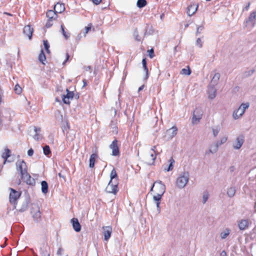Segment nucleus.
I'll return each instance as SVG.
<instances>
[{
  "instance_id": "f257e3e1",
  "label": "nucleus",
  "mask_w": 256,
  "mask_h": 256,
  "mask_svg": "<svg viewBox=\"0 0 256 256\" xmlns=\"http://www.w3.org/2000/svg\"><path fill=\"white\" fill-rule=\"evenodd\" d=\"M16 170L20 176L21 178L28 185L35 184V180L32 178L28 172V168L26 163L21 160H19L16 162Z\"/></svg>"
},
{
  "instance_id": "f03ea898",
  "label": "nucleus",
  "mask_w": 256,
  "mask_h": 256,
  "mask_svg": "<svg viewBox=\"0 0 256 256\" xmlns=\"http://www.w3.org/2000/svg\"><path fill=\"white\" fill-rule=\"evenodd\" d=\"M158 153L156 146L146 150L142 155V160L146 164L152 165L154 164L156 154Z\"/></svg>"
},
{
  "instance_id": "7ed1b4c3",
  "label": "nucleus",
  "mask_w": 256,
  "mask_h": 256,
  "mask_svg": "<svg viewBox=\"0 0 256 256\" xmlns=\"http://www.w3.org/2000/svg\"><path fill=\"white\" fill-rule=\"evenodd\" d=\"M189 180V174L188 172H183L177 178L176 185L180 188H184L188 184Z\"/></svg>"
},
{
  "instance_id": "20e7f679",
  "label": "nucleus",
  "mask_w": 256,
  "mask_h": 256,
  "mask_svg": "<svg viewBox=\"0 0 256 256\" xmlns=\"http://www.w3.org/2000/svg\"><path fill=\"white\" fill-rule=\"evenodd\" d=\"M250 106L249 103H242L239 108L233 112L232 118L234 120H238L244 114L246 109Z\"/></svg>"
},
{
  "instance_id": "39448f33",
  "label": "nucleus",
  "mask_w": 256,
  "mask_h": 256,
  "mask_svg": "<svg viewBox=\"0 0 256 256\" xmlns=\"http://www.w3.org/2000/svg\"><path fill=\"white\" fill-rule=\"evenodd\" d=\"M165 190L166 186L160 180L154 182L150 189V191H154L156 194L162 196L165 192Z\"/></svg>"
},
{
  "instance_id": "423d86ee",
  "label": "nucleus",
  "mask_w": 256,
  "mask_h": 256,
  "mask_svg": "<svg viewBox=\"0 0 256 256\" xmlns=\"http://www.w3.org/2000/svg\"><path fill=\"white\" fill-rule=\"evenodd\" d=\"M30 213L34 220L38 222L41 220V212H40V208L37 204H32Z\"/></svg>"
},
{
  "instance_id": "0eeeda50",
  "label": "nucleus",
  "mask_w": 256,
  "mask_h": 256,
  "mask_svg": "<svg viewBox=\"0 0 256 256\" xmlns=\"http://www.w3.org/2000/svg\"><path fill=\"white\" fill-rule=\"evenodd\" d=\"M30 135L34 140H39L42 138V134H41V129L40 128H37L34 126L30 128Z\"/></svg>"
},
{
  "instance_id": "6e6552de",
  "label": "nucleus",
  "mask_w": 256,
  "mask_h": 256,
  "mask_svg": "<svg viewBox=\"0 0 256 256\" xmlns=\"http://www.w3.org/2000/svg\"><path fill=\"white\" fill-rule=\"evenodd\" d=\"M203 110L201 108H196L194 112L192 122L194 124H198L202 118Z\"/></svg>"
},
{
  "instance_id": "1a4fd4ad",
  "label": "nucleus",
  "mask_w": 256,
  "mask_h": 256,
  "mask_svg": "<svg viewBox=\"0 0 256 256\" xmlns=\"http://www.w3.org/2000/svg\"><path fill=\"white\" fill-rule=\"evenodd\" d=\"M178 132V128L176 126H174L168 130L163 136L164 140H168L173 138L176 136Z\"/></svg>"
},
{
  "instance_id": "9d476101",
  "label": "nucleus",
  "mask_w": 256,
  "mask_h": 256,
  "mask_svg": "<svg viewBox=\"0 0 256 256\" xmlns=\"http://www.w3.org/2000/svg\"><path fill=\"white\" fill-rule=\"evenodd\" d=\"M106 190L108 193L116 194L118 192L117 182L110 181L106 188Z\"/></svg>"
},
{
  "instance_id": "9b49d317",
  "label": "nucleus",
  "mask_w": 256,
  "mask_h": 256,
  "mask_svg": "<svg viewBox=\"0 0 256 256\" xmlns=\"http://www.w3.org/2000/svg\"><path fill=\"white\" fill-rule=\"evenodd\" d=\"M11 192L10 194V202L12 204H15L17 200L20 196V194L12 188H10Z\"/></svg>"
},
{
  "instance_id": "f8f14e48",
  "label": "nucleus",
  "mask_w": 256,
  "mask_h": 256,
  "mask_svg": "<svg viewBox=\"0 0 256 256\" xmlns=\"http://www.w3.org/2000/svg\"><path fill=\"white\" fill-rule=\"evenodd\" d=\"M97 151L98 150H97L96 148H94L92 150V154H91V156H90V164H89V166L90 168H92L94 167L96 160L98 157V156L97 154Z\"/></svg>"
},
{
  "instance_id": "ddd939ff",
  "label": "nucleus",
  "mask_w": 256,
  "mask_h": 256,
  "mask_svg": "<svg viewBox=\"0 0 256 256\" xmlns=\"http://www.w3.org/2000/svg\"><path fill=\"white\" fill-rule=\"evenodd\" d=\"M238 228L241 230H244L249 227V220H248L242 219L238 222Z\"/></svg>"
},
{
  "instance_id": "4468645a",
  "label": "nucleus",
  "mask_w": 256,
  "mask_h": 256,
  "mask_svg": "<svg viewBox=\"0 0 256 256\" xmlns=\"http://www.w3.org/2000/svg\"><path fill=\"white\" fill-rule=\"evenodd\" d=\"M112 232V228L110 226L103 227V234L105 240H108L110 237Z\"/></svg>"
},
{
  "instance_id": "2eb2a0df",
  "label": "nucleus",
  "mask_w": 256,
  "mask_h": 256,
  "mask_svg": "<svg viewBox=\"0 0 256 256\" xmlns=\"http://www.w3.org/2000/svg\"><path fill=\"white\" fill-rule=\"evenodd\" d=\"M198 5L196 4H192L190 5L187 8V14L189 16H192L197 10Z\"/></svg>"
},
{
  "instance_id": "dca6fc26",
  "label": "nucleus",
  "mask_w": 256,
  "mask_h": 256,
  "mask_svg": "<svg viewBox=\"0 0 256 256\" xmlns=\"http://www.w3.org/2000/svg\"><path fill=\"white\" fill-rule=\"evenodd\" d=\"M216 90L214 86H210L208 87V98L211 99V100L214 98L216 96Z\"/></svg>"
},
{
  "instance_id": "f3484780",
  "label": "nucleus",
  "mask_w": 256,
  "mask_h": 256,
  "mask_svg": "<svg viewBox=\"0 0 256 256\" xmlns=\"http://www.w3.org/2000/svg\"><path fill=\"white\" fill-rule=\"evenodd\" d=\"M13 112L9 109H4L0 112V115L2 118H4L9 120H10L12 114H13Z\"/></svg>"
},
{
  "instance_id": "a211bd4d",
  "label": "nucleus",
  "mask_w": 256,
  "mask_h": 256,
  "mask_svg": "<svg viewBox=\"0 0 256 256\" xmlns=\"http://www.w3.org/2000/svg\"><path fill=\"white\" fill-rule=\"evenodd\" d=\"M71 222L72 224V226L74 230L76 232H80L81 230V226L78 220L76 218H73L71 220Z\"/></svg>"
},
{
  "instance_id": "6ab92c4d",
  "label": "nucleus",
  "mask_w": 256,
  "mask_h": 256,
  "mask_svg": "<svg viewBox=\"0 0 256 256\" xmlns=\"http://www.w3.org/2000/svg\"><path fill=\"white\" fill-rule=\"evenodd\" d=\"M33 32V28L30 25L26 26L24 28V34H26L29 39H31Z\"/></svg>"
},
{
  "instance_id": "aec40b11",
  "label": "nucleus",
  "mask_w": 256,
  "mask_h": 256,
  "mask_svg": "<svg viewBox=\"0 0 256 256\" xmlns=\"http://www.w3.org/2000/svg\"><path fill=\"white\" fill-rule=\"evenodd\" d=\"M256 20V11L252 12L250 13L248 18L246 20V22H250L252 26H254Z\"/></svg>"
},
{
  "instance_id": "412c9836",
  "label": "nucleus",
  "mask_w": 256,
  "mask_h": 256,
  "mask_svg": "<svg viewBox=\"0 0 256 256\" xmlns=\"http://www.w3.org/2000/svg\"><path fill=\"white\" fill-rule=\"evenodd\" d=\"M11 151L8 148H5L4 152L2 154V157L4 160V164H5L6 162H10L8 158L10 156Z\"/></svg>"
},
{
  "instance_id": "4be33fe9",
  "label": "nucleus",
  "mask_w": 256,
  "mask_h": 256,
  "mask_svg": "<svg viewBox=\"0 0 256 256\" xmlns=\"http://www.w3.org/2000/svg\"><path fill=\"white\" fill-rule=\"evenodd\" d=\"M54 8L56 13H62L64 10L65 7L64 4L58 2L54 6Z\"/></svg>"
},
{
  "instance_id": "5701e85b",
  "label": "nucleus",
  "mask_w": 256,
  "mask_h": 256,
  "mask_svg": "<svg viewBox=\"0 0 256 256\" xmlns=\"http://www.w3.org/2000/svg\"><path fill=\"white\" fill-rule=\"evenodd\" d=\"M110 148L112 150V154L114 156H118L120 154V150L118 145H110Z\"/></svg>"
},
{
  "instance_id": "b1692460",
  "label": "nucleus",
  "mask_w": 256,
  "mask_h": 256,
  "mask_svg": "<svg viewBox=\"0 0 256 256\" xmlns=\"http://www.w3.org/2000/svg\"><path fill=\"white\" fill-rule=\"evenodd\" d=\"M46 16L50 20H55L56 18V12L52 10H48L46 12Z\"/></svg>"
},
{
  "instance_id": "393cba45",
  "label": "nucleus",
  "mask_w": 256,
  "mask_h": 256,
  "mask_svg": "<svg viewBox=\"0 0 256 256\" xmlns=\"http://www.w3.org/2000/svg\"><path fill=\"white\" fill-rule=\"evenodd\" d=\"M218 150V145H210L208 151L206 152V154H214Z\"/></svg>"
},
{
  "instance_id": "a878e982",
  "label": "nucleus",
  "mask_w": 256,
  "mask_h": 256,
  "mask_svg": "<svg viewBox=\"0 0 256 256\" xmlns=\"http://www.w3.org/2000/svg\"><path fill=\"white\" fill-rule=\"evenodd\" d=\"M42 192L43 194H46L48 192V184L46 181L43 180L41 182Z\"/></svg>"
},
{
  "instance_id": "bb28decb",
  "label": "nucleus",
  "mask_w": 256,
  "mask_h": 256,
  "mask_svg": "<svg viewBox=\"0 0 256 256\" xmlns=\"http://www.w3.org/2000/svg\"><path fill=\"white\" fill-rule=\"evenodd\" d=\"M226 194L230 198H232L233 196H234L236 194L235 188L231 186L228 188Z\"/></svg>"
},
{
  "instance_id": "cd10ccee",
  "label": "nucleus",
  "mask_w": 256,
  "mask_h": 256,
  "mask_svg": "<svg viewBox=\"0 0 256 256\" xmlns=\"http://www.w3.org/2000/svg\"><path fill=\"white\" fill-rule=\"evenodd\" d=\"M142 64L143 68H144V71L146 74L145 76H144V79L147 80L148 78V68L146 66V59L144 58L142 60Z\"/></svg>"
},
{
  "instance_id": "c85d7f7f",
  "label": "nucleus",
  "mask_w": 256,
  "mask_h": 256,
  "mask_svg": "<svg viewBox=\"0 0 256 256\" xmlns=\"http://www.w3.org/2000/svg\"><path fill=\"white\" fill-rule=\"evenodd\" d=\"M230 230L229 228H226L220 234V236L222 239H225L230 234Z\"/></svg>"
},
{
  "instance_id": "c756f323",
  "label": "nucleus",
  "mask_w": 256,
  "mask_h": 256,
  "mask_svg": "<svg viewBox=\"0 0 256 256\" xmlns=\"http://www.w3.org/2000/svg\"><path fill=\"white\" fill-rule=\"evenodd\" d=\"M116 182L117 180V173L114 168L110 172V180L112 182Z\"/></svg>"
},
{
  "instance_id": "7c9ffc66",
  "label": "nucleus",
  "mask_w": 256,
  "mask_h": 256,
  "mask_svg": "<svg viewBox=\"0 0 256 256\" xmlns=\"http://www.w3.org/2000/svg\"><path fill=\"white\" fill-rule=\"evenodd\" d=\"M169 162H170V164H169L168 168H164V170L167 172L170 171L173 169V168H174L173 164L174 162V160L172 158H171L169 160Z\"/></svg>"
},
{
  "instance_id": "2f4dec72",
  "label": "nucleus",
  "mask_w": 256,
  "mask_h": 256,
  "mask_svg": "<svg viewBox=\"0 0 256 256\" xmlns=\"http://www.w3.org/2000/svg\"><path fill=\"white\" fill-rule=\"evenodd\" d=\"M220 74L218 72H216L214 74V76L212 77V82L214 84H217L218 81L220 78Z\"/></svg>"
},
{
  "instance_id": "473e14b6",
  "label": "nucleus",
  "mask_w": 256,
  "mask_h": 256,
  "mask_svg": "<svg viewBox=\"0 0 256 256\" xmlns=\"http://www.w3.org/2000/svg\"><path fill=\"white\" fill-rule=\"evenodd\" d=\"M38 60L44 64V62L46 60V58L42 50H41V52L39 54Z\"/></svg>"
},
{
  "instance_id": "72a5a7b5",
  "label": "nucleus",
  "mask_w": 256,
  "mask_h": 256,
  "mask_svg": "<svg viewBox=\"0 0 256 256\" xmlns=\"http://www.w3.org/2000/svg\"><path fill=\"white\" fill-rule=\"evenodd\" d=\"M191 74V70L188 66V68H182L180 72V74L189 76Z\"/></svg>"
},
{
  "instance_id": "f704fd0d",
  "label": "nucleus",
  "mask_w": 256,
  "mask_h": 256,
  "mask_svg": "<svg viewBox=\"0 0 256 256\" xmlns=\"http://www.w3.org/2000/svg\"><path fill=\"white\" fill-rule=\"evenodd\" d=\"M44 154L48 156V155L50 154V150L48 146V145H45L44 146L42 147Z\"/></svg>"
},
{
  "instance_id": "c9c22d12",
  "label": "nucleus",
  "mask_w": 256,
  "mask_h": 256,
  "mask_svg": "<svg viewBox=\"0 0 256 256\" xmlns=\"http://www.w3.org/2000/svg\"><path fill=\"white\" fill-rule=\"evenodd\" d=\"M146 4V0H138L137 2V6L142 8L144 7Z\"/></svg>"
},
{
  "instance_id": "e433bc0d",
  "label": "nucleus",
  "mask_w": 256,
  "mask_h": 256,
  "mask_svg": "<svg viewBox=\"0 0 256 256\" xmlns=\"http://www.w3.org/2000/svg\"><path fill=\"white\" fill-rule=\"evenodd\" d=\"M209 198V194L207 192H204L203 193L202 202L204 204L208 200Z\"/></svg>"
},
{
  "instance_id": "4c0bfd02",
  "label": "nucleus",
  "mask_w": 256,
  "mask_h": 256,
  "mask_svg": "<svg viewBox=\"0 0 256 256\" xmlns=\"http://www.w3.org/2000/svg\"><path fill=\"white\" fill-rule=\"evenodd\" d=\"M61 30H62V35L64 37V38L66 39V40L68 39L69 38V37H70V34L69 33H66L65 32L64 27L63 24L61 25Z\"/></svg>"
},
{
  "instance_id": "58836bf2",
  "label": "nucleus",
  "mask_w": 256,
  "mask_h": 256,
  "mask_svg": "<svg viewBox=\"0 0 256 256\" xmlns=\"http://www.w3.org/2000/svg\"><path fill=\"white\" fill-rule=\"evenodd\" d=\"M162 195L160 194H156L153 196L152 200L154 202H161Z\"/></svg>"
},
{
  "instance_id": "ea45409f",
  "label": "nucleus",
  "mask_w": 256,
  "mask_h": 256,
  "mask_svg": "<svg viewBox=\"0 0 256 256\" xmlns=\"http://www.w3.org/2000/svg\"><path fill=\"white\" fill-rule=\"evenodd\" d=\"M110 127L112 129V132L113 133L117 134L118 133V127L116 126V124L114 122H112V124H110Z\"/></svg>"
},
{
  "instance_id": "a19ab883",
  "label": "nucleus",
  "mask_w": 256,
  "mask_h": 256,
  "mask_svg": "<svg viewBox=\"0 0 256 256\" xmlns=\"http://www.w3.org/2000/svg\"><path fill=\"white\" fill-rule=\"evenodd\" d=\"M92 24H89L88 26H86L84 28V36H85L88 32L92 29Z\"/></svg>"
},
{
  "instance_id": "79ce46f5",
  "label": "nucleus",
  "mask_w": 256,
  "mask_h": 256,
  "mask_svg": "<svg viewBox=\"0 0 256 256\" xmlns=\"http://www.w3.org/2000/svg\"><path fill=\"white\" fill-rule=\"evenodd\" d=\"M238 144H243L244 142V137L243 136H239L236 139Z\"/></svg>"
},
{
  "instance_id": "37998d69",
  "label": "nucleus",
  "mask_w": 256,
  "mask_h": 256,
  "mask_svg": "<svg viewBox=\"0 0 256 256\" xmlns=\"http://www.w3.org/2000/svg\"><path fill=\"white\" fill-rule=\"evenodd\" d=\"M254 69L250 70H249L245 72L244 73V75L245 76L248 77V76H252L254 73Z\"/></svg>"
},
{
  "instance_id": "c03bdc74",
  "label": "nucleus",
  "mask_w": 256,
  "mask_h": 256,
  "mask_svg": "<svg viewBox=\"0 0 256 256\" xmlns=\"http://www.w3.org/2000/svg\"><path fill=\"white\" fill-rule=\"evenodd\" d=\"M28 208V204L27 202H25L23 204L22 206V208L19 210V211L20 212H24L26 211Z\"/></svg>"
},
{
  "instance_id": "a18cd8bd",
  "label": "nucleus",
  "mask_w": 256,
  "mask_h": 256,
  "mask_svg": "<svg viewBox=\"0 0 256 256\" xmlns=\"http://www.w3.org/2000/svg\"><path fill=\"white\" fill-rule=\"evenodd\" d=\"M14 91L16 94H18L22 92V88L18 84H16L15 86Z\"/></svg>"
},
{
  "instance_id": "49530a36",
  "label": "nucleus",
  "mask_w": 256,
  "mask_h": 256,
  "mask_svg": "<svg viewBox=\"0 0 256 256\" xmlns=\"http://www.w3.org/2000/svg\"><path fill=\"white\" fill-rule=\"evenodd\" d=\"M196 46L201 48L202 46V42L200 38H198L196 40Z\"/></svg>"
},
{
  "instance_id": "de8ad7c7",
  "label": "nucleus",
  "mask_w": 256,
  "mask_h": 256,
  "mask_svg": "<svg viewBox=\"0 0 256 256\" xmlns=\"http://www.w3.org/2000/svg\"><path fill=\"white\" fill-rule=\"evenodd\" d=\"M44 48H45L46 50V52H49L50 46L48 44V42L46 40H44Z\"/></svg>"
},
{
  "instance_id": "09e8293b",
  "label": "nucleus",
  "mask_w": 256,
  "mask_h": 256,
  "mask_svg": "<svg viewBox=\"0 0 256 256\" xmlns=\"http://www.w3.org/2000/svg\"><path fill=\"white\" fill-rule=\"evenodd\" d=\"M70 98L66 96L65 95L63 96L62 100L64 104H68L70 102Z\"/></svg>"
},
{
  "instance_id": "8fccbe9b",
  "label": "nucleus",
  "mask_w": 256,
  "mask_h": 256,
  "mask_svg": "<svg viewBox=\"0 0 256 256\" xmlns=\"http://www.w3.org/2000/svg\"><path fill=\"white\" fill-rule=\"evenodd\" d=\"M64 252V248H60L57 251L56 254L58 256H62Z\"/></svg>"
},
{
  "instance_id": "3c124183",
  "label": "nucleus",
  "mask_w": 256,
  "mask_h": 256,
  "mask_svg": "<svg viewBox=\"0 0 256 256\" xmlns=\"http://www.w3.org/2000/svg\"><path fill=\"white\" fill-rule=\"evenodd\" d=\"M204 30V26H198L197 28V30L196 32V36H198V34L201 33V32Z\"/></svg>"
},
{
  "instance_id": "603ef678",
  "label": "nucleus",
  "mask_w": 256,
  "mask_h": 256,
  "mask_svg": "<svg viewBox=\"0 0 256 256\" xmlns=\"http://www.w3.org/2000/svg\"><path fill=\"white\" fill-rule=\"evenodd\" d=\"M66 91L67 94L65 96L70 98L72 99L74 97V93L72 92H70L68 89L66 90Z\"/></svg>"
},
{
  "instance_id": "864d4df0",
  "label": "nucleus",
  "mask_w": 256,
  "mask_h": 256,
  "mask_svg": "<svg viewBox=\"0 0 256 256\" xmlns=\"http://www.w3.org/2000/svg\"><path fill=\"white\" fill-rule=\"evenodd\" d=\"M228 137L226 136H224L222 137L220 139V144H224L227 142Z\"/></svg>"
},
{
  "instance_id": "5fc2aeb1",
  "label": "nucleus",
  "mask_w": 256,
  "mask_h": 256,
  "mask_svg": "<svg viewBox=\"0 0 256 256\" xmlns=\"http://www.w3.org/2000/svg\"><path fill=\"white\" fill-rule=\"evenodd\" d=\"M156 204V208H157V210L158 212V213H160V202H154Z\"/></svg>"
},
{
  "instance_id": "6e6d98bb",
  "label": "nucleus",
  "mask_w": 256,
  "mask_h": 256,
  "mask_svg": "<svg viewBox=\"0 0 256 256\" xmlns=\"http://www.w3.org/2000/svg\"><path fill=\"white\" fill-rule=\"evenodd\" d=\"M212 132L214 136H216L218 134L220 130L218 128L213 129Z\"/></svg>"
},
{
  "instance_id": "4d7b16f0",
  "label": "nucleus",
  "mask_w": 256,
  "mask_h": 256,
  "mask_svg": "<svg viewBox=\"0 0 256 256\" xmlns=\"http://www.w3.org/2000/svg\"><path fill=\"white\" fill-rule=\"evenodd\" d=\"M52 20H50L48 19V20L46 24V27L50 28L52 25Z\"/></svg>"
},
{
  "instance_id": "13d9d810",
  "label": "nucleus",
  "mask_w": 256,
  "mask_h": 256,
  "mask_svg": "<svg viewBox=\"0 0 256 256\" xmlns=\"http://www.w3.org/2000/svg\"><path fill=\"white\" fill-rule=\"evenodd\" d=\"M148 52V54H149L150 57V58H152L154 57V53L153 49H151V50H149Z\"/></svg>"
},
{
  "instance_id": "bf43d9fd",
  "label": "nucleus",
  "mask_w": 256,
  "mask_h": 256,
  "mask_svg": "<svg viewBox=\"0 0 256 256\" xmlns=\"http://www.w3.org/2000/svg\"><path fill=\"white\" fill-rule=\"evenodd\" d=\"M33 154H34V150L32 148L30 149L28 152V154L29 156H32Z\"/></svg>"
},
{
  "instance_id": "052dcab7",
  "label": "nucleus",
  "mask_w": 256,
  "mask_h": 256,
  "mask_svg": "<svg viewBox=\"0 0 256 256\" xmlns=\"http://www.w3.org/2000/svg\"><path fill=\"white\" fill-rule=\"evenodd\" d=\"M236 170V168L234 166H231L230 167L228 170L230 171V172H234Z\"/></svg>"
},
{
  "instance_id": "680f3d73",
  "label": "nucleus",
  "mask_w": 256,
  "mask_h": 256,
  "mask_svg": "<svg viewBox=\"0 0 256 256\" xmlns=\"http://www.w3.org/2000/svg\"><path fill=\"white\" fill-rule=\"evenodd\" d=\"M93 2L96 4H98L101 2L102 0H92Z\"/></svg>"
},
{
  "instance_id": "e2e57ef3",
  "label": "nucleus",
  "mask_w": 256,
  "mask_h": 256,
  "mask_svg": "<svg viewBox=\"0 0 256 256\" xmlns=\"http://www.w3.org/2000/svg\"><path fill=\"white\" fill-rule=\"evenodd\" d=\"M220 256H227L226 251L222 250L220 254Z\"/></svg>"
},
{
  "instance_id": "0e129e2a",
  "label": "nucleus",
  "mask_w": 256,
  "mask_h": 256,
  "mask_svg": "<svg viewBox=\"0 0 256 256\" xmlns=\"http://www.w3.org/2000/svg\"><path fill=\"white\" fill-rule=\"evenodd\" d=\"M242 145H234V148L236 150H238L240 148Z\"/></svg>"
},
{
  "instance_id": "69168bd1",
  "label": "nucleus",
  "mask_w": 256,
  "mask_h": 256,
  "mask_svg": "<svg viewBox=\"0 0 256 256\" xmlns=\"http://www.w3.org/2000/svg\"><path fill=\"white\" fill-rule=\"evenodd\" d=\"M250 3L249 2L247 6H246V7L244 8V9L246 10H248V9H249V8H250Z\"/></svg>"
},
{
  "instance_id": "338daca9",
  "label": "nucleus",
  "mask_w": 256,
  "mask_h": 256,
  "mask_svg": "<svg viewBox=\"0 0 256 256\" xmlns=\"http://www.w3.org/2000/svg\"><path fill=\"white\" fill-rule=\"evenodd\" d=\"M144 85H142V86H140V87L138 88V92H140V90H143V88H144Z\"/></svg>"
},
{
  "instance_id": "774afa93",
  "label": "nucleus",
  "mask_w": 256,
  "mask_h": 256,
  "mask_svg": "<svg viewBox=\"0 0 256 256\" xmlns=\"http://www.w3.org/2000/svg\"><path fill=\"white\" fill-rule=\"evenodd\" d=\"M46 252H48L46 251V250H42V251L41 252V254H42V256H44V254H46Z\"/></svg>"
}]
</instances>
